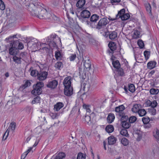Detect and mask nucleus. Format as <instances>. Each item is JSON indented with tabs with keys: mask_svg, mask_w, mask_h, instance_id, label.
Instances as JSON below:
<instances>
[{
	"mask_svg": "<svg viewBox=\"0 0 159 159\" xmlns=\"http://www.w3.org/2000/svg\"><path fill=\"white\" fill-rule=\"evenodd\" d=\"M6 49H8L9 54L11 55H16L18 52L19 50L17 48V44L15 45L14 43H11L7 44L6 46Z\"/></svg>",
	"mask_w": 159,
	"mask_h": 159,
	"instance_id": "nucleus-3",
	"label": "nucleus"
},
{
	"mask_svg": "<svg viewBox=\"0 0 159 159\" xmlns=\"http://www.w3.org/2000/svg\"><path fill=\"white\" fill-rule=\"evenodd\" d=\"M16 127V123L14 122H12L10 123V125L7 129H8L10 130V129L12 131H13L15 129Z\"/></svg>",
	"mask_w": 159,
	"mask_h": 159,
	"instance_id": "nucleus-48",
	"label": "nucleus"
},
{
	"mask_svg": "<svg viewBox=\"0 0 159 159\" xmlns=\"http://www.w3.org/2000/svg\"><path fill=\"white\" fill-rule=\"evenodd\" d=\"M5 41L7 43V44H9L11 43H12L13 44L14 42L15 41H14L13 39V38L11 36H10L9 37L6 38Z\"/></svg>",
	"mask_w": 159,
	"mask_h": 159,
	"instance_id": "nucleus-45",
	"label": "nucleus"
},
{
	"mask_svg": "<svg viewBox=\"0 0 159 159\" xmlns=\"http://www.w3.org/2000/svg\"><path fill=\"white\" fill-rule=\"evenodd\" d=\"M41 98L39 96H37L36 97L34 98L33 100L32 101V103H40Z\"/></svg>",
	"mask_w": 159,
	"mask_h": 159,
	"instance_id": "nucleus-39",
	"label": "nucleus"
},
{
	"mask_svg": "<svg viewBox=\"0 0 159 159\" xmlns=\"http://www.w3.org/2000/svg\"><path fill=\"white\" fill-rule=\"evenodd\" d=\"M76 57V55L75 54H72L70 57V61H73L75 60Z\"/></svg>",
	"mask_w": 159,
	"mask_h": 159,
	"instance_id": "nucleus-59",
	"label": "nucleus"
},
{
	"mask_svg": "<svg viewBox=\"0 0 159 159\" xmlns=\"http://www.w3.org/2000/svg\"><path fill=\"white\" fill-rule=\"evenodd\" d=\"M117 34L116 31H110L109 32V39L111 40H114L116 39Z\"/></svg>",
	"mask_w": 159,
	"mask_h": 159,
	"instance_id": "nucleus-23",
	"label": "nucleus"
},
{
	"mask_svg": "<svg viewBox=\"0 0 159 159\" xmlns=\"http://www.w3.org/2000/svg\"><path fill=\"white\" fill-rule=\"evenodd\" d=\"M137 113L139 116H143L146 114L147 112L145 109L141 108Z\"/></svg>",
	"mask_w": 159,
	"mask_h": 159,
	"instance_id": "nucleus-43",
	"label": "nucleus"
},
{
	"mask_svg": "<svg viewBox=\"0 0 159 159\" xmlns=\"http://www.w3.org/2000/svg\"><path fill=\"white\" fill-rule=\"evenodd\" d=\"M117 140L116 138L113 136H111L108 137V142L109 145H113L116 143Z\"/></svg>",
	"mask_w": 159,
	"mask_h": 159,
	"instance_id": "nucleus-18",
	"label": "nucleus"
},
{
	"mask_svg": "<svg viewBox=\"0 0 159 159\" xmlns=\"http://www.w3.org/2000/svg\"><path fill=\"white\" fill-rule=\"evenodd\" d=\"M49 44L50 46H52L53 47L55 48L57 46V42H55L54 41H51V42H47Z\"/></svg>",
	"mask_w": 159,
	"mask_h": 159,
	"instance_id": "nucleus-57",
	"label": "nucleus"
},
{
	"mask_svg": "<svg viewBox=\"0 0 159 159\" xmlns=\"http://www.w3.org/2000/svg\"><path fill=\"white\" fill-rule=\"evenodd\" d=\"M153 135L157 140L159 141V130L158 129L154 130L153 132Z\"/></svg>",
	"mask_w": 159,
	"mask_h": 159,
	"instance_id": "nucleus-37",
	"label": "nucleus"
},
{
	"mask_svg": "<svg viewBox=\"0 0 159 159\" xmlns=\"http://www.w3.org/2000/svg\"><path fill=\"white\" fill-rule=\"evenodd\" d=\"M48 72L45 71H40L37 74V79L39 81L45 80L47 78Z\"/></svg>",
	"mask_w": 159,
	"mask_h": 159,
	"instance_id": "nucleus-7",
	"label": "nucleus"
},
{
	"mask_svg": "<svg viewBox=\"0 0 159 159\" xmlns=\"http://www.w3.org/2000/svg\"><path fill=\"white\" fill-rule=\"evenodd\" d=\"M64 94L67 96H70L72 95L73 92L72 87H64Z\"/></svg>",
	"mask_w": 159,
	"mask_h": 159,
	"instance_id": "nucleus-9",
	"label": "nucleus"
},
{
	"mask_svg": "<svg viewBox=\"0 0 159 159\" xmlns=\"http://www.w3.org/2000/svg\"><path fill=\"white\" fill-rule=\"evenodd\" d=\"M106 131L108 133H111L114 130V128L112 125H109L105 128Z\"/></svg>",
	"mask_w": 159,
	"mask_h": 159,
	"instance_id": "nucleus-26",
	"label": "nucleus"
},
{
	"mask_svg": "<svg viewBox=\"0 0 159 159\" xmlns=\"http://www.w3.org/2000/svg\"><path fill=\"white\" fill-rule=\"evenodd\" d=\"M137 118L134 116H131L129 118L128 121L130 123L132 124L135 123L137 120Z\"/></svg>",
	"mask_w": 159,
	"mask_h": 159,
	"instance_id": "nucleus-42",
	"label": "nucleus"
},
{
	"mask_svg": "<svg viewBox=\"0 0 159 159\" xmlns=\"http://www.w3.org/2000/svg\"><path fill=\"white\" fill-rule=\"evenodd\" d=\"M117 70L118 74L121 76H125V73L123 69L122 68H119Z\"/></svg>",
	"mask_w": 159,
	"mask_h": 159,
	"instance_id": "nucleus-50",
	"label": "nucleus"
},
{
	"mask_svg": "<svg viewBox=\"0 0 159 159\" xmlns=\"http://www.w3.org/2000/svg\"><path fill=\"white\" fill-rule=\"evenodd\" d=\"M9 130L8 129H7L6 132L3 135L2 139V140H5L7 139L9 135Z\"/></svg>",
	"mask_w": 159,
	"mask_h": 159,
	"instance_id": "nucleus-54",
	"label": "nucleus"
},
{
	"mask_svg": "<svg viewBox=\"0 0 159 159\" xmlns=\"http://www.w3.org/2000/svg\"><path fill=\"white\" fill-rule=\"evenodd\" d=\"M149 92L152 95H156L159 93V90L157 89L151 88L150 89Z\"/></svg>",
	"mask_w": 159,
	"mask_h": 159,
	"instance_id": "nucleus-41",
	"label": "nucleus"
},
{
	"mask_svg": "<svg viewBox=\"0 0 159 159\" xmlns=\"http://www.w3.org/2000/svg\"><path fill=\"white\" fill-rule=\"evenodd\" d=\"M102 31L104 32V33L102 34V35L105 37H107L109 35V32L108 31V30L106 29L102 30Z\"/></svg>",
	"mask_w": 159,
	"mask_h": 159,
	"instance_id": "nucleus-56",
	"label": "nucleus"
},
{
	"mask_svg": "<svg viewBox=\"0 0 159 159\" xmlns=\"http://www.w3.org/2000/svg\"><path fill=\"white\" fill-rule=\"evenodd\" d=\"M114 58H115V57L113 56V55L111 58V60L112 61L113 66L114 68L116 69H118L120 66V62L118 60L114 61Z\"/></svg>",
	"mask_w": 159,
	"mask_h": 159,
	"instance_id": "nucleus-12",
	"label": "nucleus"
},
{
	"mask_svg": "<svg viewBox=\"0 0 159 159\" xmlns=\"http://www.w3.org/2000/svg\"><path fill=\"white\" fill-rule=\"evenodd\" d=\"M71 77L70 76H67L64 79L63 81V84L64 87H72L71 86Z\"/></svg>",
	"mask_w": 159,
	"mask_h": 159,
	"instance_id": "nucleus-11",
	"label": "nucleus"
},
{
	"mask_svg": "<svg viewBox=\"0 0 159 159\" xmlns=\"http://www.w3.org/2000/svg\"><path fill=\"white\" fill-rule=\"evenodd\" d=\"M144 55L146 60H148L149 57L150 55V51H145L144 52Z\"/></svg>",
	"mask_w": 159,
	"mask_h": 159,
	"instance_id": "nucleus-53",
	"label": "nucleus"
},
{
	"mask_svg": "<svg viewBox=\"0 0 159 159\" xmlns=\"http://www.w3.org/2000/svg\"><path fill=\"white\" fill-rule=\"evenodd\" d=\"M54 66L57 70H61L63 67L62 62L61 61L57 62L55 63Z\"/></svg>",
	"mask_w": 159,
	"mask_h": 159,
	"instance_id": "nucleus-29",
	"label": "nucleus"
},
{
	"mask_svg": "<svg viewBox=\"0 0 159 159\" xmlns=\"http://www.w3.org/2000/svg\"><path fill=\"white\" fill-rule=\"evenodd\" d=\"M12 59L14 62L16 64H19L21 63V58L20 57H17L16 55H15L12 57Z\"/></svg>",
	"mask_w": 159,
	"mask_h": 159,
	"instance_id": "nucleus-31",
	"label": "nucleus"
},
{
	"mask_svg": "<svg viewBox=\"0 0 159 159\" xmlns=\"http://www.w3.org/2000/svg\"><path fill=\"white\" fill-rule=\"evenodd\" d=\"M147 103L148 106H151V107L155 108L157 105V103L156 100H153L151 102L150 100H148L147 102Z\"/></svg>",
	"mask_w": 159,
	"mask_h": 159,
	"instance_id": "nucleus-19",
	"label": "nucleus"
},
{
	"mask_svg": "<svg viewBox=\"0 0 159 159\" xmlns=\"http://www.w3.org/2000/svg\"><path fill=\"white\" fill-rule=\"evenodd\" d=\"M86 157V155L85 154L80 152L77 155V159H85Z\"/></svg>",
	"mask_w": 159,
	"mask_h": 159,
	"instance_id": "nucleus-47",
	"label": "nucleus"
},
{
	"mask_svg": "<svg viewBox=\"0 0 159 159\" xmlns=\"http://www.w3.org/2000/svg\"><path fill=\"white\" fill-rule=\"evenodd\" d=\"M109 23L107 17L101 18L97 23V29L100 30L106 29L107 25Z\"/></svg>",
	"mask_w": 159,
	"mask_h": 159,
	"instance_id": "nucleus-4",
	"label": "nucleus"
},
{
	"mask_svg": "<svg viewBox=\"0 0 159 159\" xmlns=\"http://www.w3.org/2000/svg\"><path fill=\"white\" fill-rule=\"evenodd\" d=\"M148 112L151 115L154 116L156 115V110L155 108L151 107L150 108H148Z\"/></svg>",
	"mask_w": 159,
	"mask_h": 159,
	"instance_id": "nucleus-35",
	"label": "nucleus"
},
{
	"mask_svg": "<svg viewBox=\"0 0 159 159\" xmlns=\"http://www.w3.org/2000/svg\"><path fill=\"white\" fill-rule=\"evenodd\" d=\"M108 46L113 53V52L116 50V48L115 43L112 42H110L109 43Z\"/></svg>",
	"mask_w": 159,
	"mask_h": 159,
	"instance_id": "nucleus-24",
	"label": "nucleus"
},
{
	"mask_svg": "<svg viewBox=\"0 0 159 159\" xmlns=\"http://www.w3.org/2000/svg\"><path fill=\"white\" fill-rule=\"evenodd\" d=\"M56 38H57L59 41L61 42L60 38L55 34H52L49 36L48 37V39L47 38L46 39L47 42H51V41L54 40V39Z\"/></svg>",
	"mask_w": 159,
	"mask_h": 159,
	"instance_id": "nucleus-15",
	"label": "nucleus"
},
{
	"mask_svg": "<svg viewBox=\"0 0 159 159\" xmlns=\"http://www.w3.org/2000/svg\"><path fill=\"white\" fill-rule=\"evenodd\" d=\"M64 105L63 103L60 102H57L54 105V110L55 111H58L64 106Z\"/></svg>",
	"mask_w": 159,
	"mask_h": 159,
	"instance_id": "nucleus-17",
	"label": "nucleus"
},
{
	"mask_svg": "<svg viewBox=\"0 0 159 159\" xmlns=\"http://www.w3.org/2000/svg\"><path fill=\"white\" fill-rule=\"evenodd\" d=\"M31 83L28 80L26 81L24 84L23 85V87L24 88L27 87L28 85L30 86L31 84Z\"/></svg>",
	"mask_w": 159,
	"mask_h": 159,
	"instance_id": "nucleus-60",
	"label": "nucleus"
},
{
	"mask_svg": "<svg viewBox=\"0 0 159 159\" xmlns=\"http://www.w3.org/2000/svg\"><path fill=\"white\" fill-rule=\"evenodd\" d=\"M128 90L131 92L134 93L135 91L134 85L132 84H129L128 86Z\"/></svg>",
	"mask_w": 159,
	"mask_h": 159,
	"instance_id": "nucleus-44",
	"label": "nucleus"
},
{
	"mask_svg": "<svg viewBox=\"0 0 159 159\" xmlns=\"http://www.w3.org/2000/svg\"><path fill=\"white\" fill-rule=\"evenodd\" d=\"M29 11L31 15L37 16L40 19H43L45 18V15L47 11L46 9L43 7H38V10L35 11L30 7L29 8Z\"/></svg>",
	"mask_w": 159,
	"mask_h": 159,
	"instance_id": "nucleus-1",
	"label": "nucleus"
},
{
	"mask_svg": "<svg viewBox=\"0 0 159 159\" xmlns=\"http://www.w3.org/2000/svg\"><path fill=\"white\" fill-rule=\"evenodd\" d=\"M138 44L140 48H142L144 46V43L141 40L139 39L138 41Z\"/></svg>",
	"mask_w": 159,
	"mask_h": 159,
	"instance_id": "nucleus-55",
	"label": "nucleus"
},
{
	"mask_svg": "<svg viewBox=\"0 0 159 159\" xmlns=\"http://www.w3.org/2000/svg\"><path fill=\"white\" fill-rule=\"evenodd\" d=\"M90 16V12L87 10H83L80 13V16L84 18H88Z\"/></svg>",
	"mask_w": 159,
	"mask_h": 159,
	"instance_id": "nucleus-14",
	"label": "nucleus"
},
{
	"mask_svg": "<svg viewBox=\"0 0 159 159\" xmlns=\"http://www.w3.org/2000/svg\"><path fill=\"white\" fill-rule=\"evenodd\" d=\"M99 19V16L97 14H93L91 16L90 18V21H91L97 22Z\"/></svg>",
	"mask_w": 159,
	"mask_h": 159,
	"instance_id": "nucleus-40",
	"label": "nucleus"
},
{
	"mask_svg": "<svg viewBox=\"0 0 159 159\" xmlns=\"http://www.w3.org/2000/svg\"><path fill=\"white\" fill-rule=\"evenodd\" d=\"M33 68L32 67H31L30 69V70H31V75L33 77L37 76V74L39 73L38 71L35 70H33Z\"/></svg>",
	"mask_w": 159,
	"mask_h": 159,
	"instance_id": "nucleus-36",
	"label": "nucleus"
},
{
	"mask_svg": "<svg viewBox=\"0 0 159 159\" xmlns=\"http://www.w3.org/2000/svg\"><path fill=\"white\" fill-rule=\"evenodd\" d=\"M33 40H34V41H36V42H35L33 43H32V46L34 48H36L37 49H41L40 47H41V46L42 44H44L43 43H41L40 42H39L37 39H33Z\"/></svg>",
	"mask_w": 159,
	"mask_h": 159,
	"instance_id": "nucleus-20",
	"label": "nucleus"
},
{
	"mask_svg": "<svg viewBox=\"0 0 159 159\" xmlns=\"http://www.w3.org/2000/svg\"><path fill=\"white\" fill-rule=\"evenodd\" d=\"M140 33L137 30H135L134 31L133 37L134 38H138L139 37Z\"/></svg>",
	"mask_w": 159,
	"mask_h": 159,
	"instance_id": "nucleus-52",
	"label": "nucleus"
},
{
	"mask_svg": "<svg viewBox=\"0 0 159 159\" xmlns=\"http://www.w3.org/2000/svg\"><path fill=\"white\" fill-rule=\"evenodd\" d=\"M1 4H0V9L1 10H3L5 9V6L2 0H0Z\"/></svg>",
	"mask_w": 159,
	"mask_h": 159,
	"instance_id": "nucleus-58",
	"label": "nucleus"
},
{
	"mask_svg": "<svg viewBox=\"0 0 159 159\" xmlns=\"http://www.w3.org/2000/svg\"><path fill=\"white\" fill-rule=\"evenodd\" d=\"M125 10L124 9H121L116 15V18L118 19L120 18L122 20H125L128 19L130 17V15L128 13L125 14Z\"/></svg>",
	"mask_w": 159,
	"mask_h": 159,
	"instance_id": "nucleus-5",
	"label": "nucleus"
},
{
	"mask_svg": "<svg viewBox=\"0 0 159 159\" xmlns=\"http://www.w3.org/2000/svg\"><path fill=\"white\" fill-rule=\"evenodd\" d=\"M32 3L30 4L29 6L28 9L29 11V8L31 7L33 9L34 11L38 10V7H42L41 5H43L42 4L37 2V0H34L33 1Z\"/></svg>",
	"mask_w": 159,
	"mask_h": 159,
	"instance_id": "nucleus-6",
	"label": "nucleus"
},
{
	"mask_svg": "<svg viewBox=\"0 0 159 159\" xmlns=\"http://www.w3.org/2000/svg\"><path fill=\"white\" fill-rule=\"evenodd\" d=\"M125 109V107L123 105H121L116 107L115 108V111L118 113L119 115H122L124 113L123 111Z\"/></svg>",
	"mask_w": 159,
	"mask_h": 159,
	"instance_id": "nucleus-10",
	"label": "nucleus"
},
{
	"mask_svg": "<svg viewBox=\"0 0 159 159\" xmlns=\"http://www.w3.org/2000/svg\"><path fill=\"white\" fill-rule=\"evenodd\" d=\"M10 10L9 9H6V12L7 16H9L10 15Z\"/></svg>",
	"mask_w": 159,
	"mask_h": 159,
	"instance_id": "nucleus-64",
	"label": "nucleus"
},
{
	"mask_svg": "<svg viewBox=\"0 0 159 159\" xmlns=\"http://www.w3.org/2000/svg\"><path fill=\"white\" fill-rule=\"evenodd\" d=\"M121 124L123 127L125 129H128L131 126V124L129 121L121 122Z\"/></svg>",
	"mask_w": 159,
	"mask_h": 159,
	"instance_id": "nucleus-28",
	"label": "nucleus"
},
{
	"mask_svg": "<svg viewBox=\"0 0 159 159\" xmlns=\"http://www.w3.org/2000/svg\"><path fill=\"white\" fill-rule=\"evenodd\" d=\"M55 57L57 60H60L62 57V54L59 50H57L55 52Z\"/></svg>",
	"mask_w": 159,
	"mask_h": 159,
	"instance_id": "nucleus-33",
	"label": "nucleus"
},
{
	"mask_svg": "<svg viewBox=\"0 0 159 159\" xmlns=\"http://www.w3.org/2000/svg\"><path fill=\"white\" fill-rule=\"evenodd\" d=\"M14 43L15 45H16V44H17V48L18 50L22 49L24 48L23 44L21 42H20L19 41L17 40H15Z\"/></svg>",
	"mask_w": 159,
	"mask_h": 159,
	"instance_id": "nucleus-27",
	"label": "nucleus"
},
{
	"mask_svg": "<svg viewBox=\"0 0 159 159\" xmlns=\"http://www.w3.org/2000/svg\"><path fill=\"white\" fill-rule=\"evenodd\" d=\"M141 107V104H136L133 105L131 110L133 113H137Z\"/></svg>",
	"mask_w": 159,
	"mask_h": 159,
	"instance_id": "nucleus-13",
	"label": "nucleus"
},
{
	"mask_svg": "<svg viewBox=\"0 0 159 159\" xmlns=\"http://www.w3.org/2000/svg\"><path fill=\"white\" fill-rule=\"evenodd\" d=\"M91 119V117L90 116H86L85 117V120L87 123H89V122L90 121Z\"/></svg>",
	"mask_w": 159,
	"mask_h": 159,
	"instance_id": "nucleus-61",
	"label": "nucleus"
},
{
	"mask_svg": "<svg viewBox=\"0 0 159 159\" xmlns=\"http://www.w3.org/2000/svg\"><path fill=\"white\" fill-rule=\"evenodd\" d=\"M121 143L124 146H126L129 143V140L125 138H123L121 140Z\"/></svg>",
	"mask_w": 159,
	"mask_h": 159,
	"instance_id": "nucleus-49",
	"label": "nucleus"
},
{
	"mask_svg": "<svg viewBox=\"0 0 159 159\" xmlns=\"http://www.w3.org/2000/svg\"><path fill=\"white\" fill-rule=\"evenodd\" d=\"M120 117H121L120 120L121 122L128 121L129 119L128 116H127L124 115V113L122 114V115H119Z\"/></svg>",
	"mask_w": 159,
	"mask_h": 159,
	"instance_id": "nucleus-46",
	"label": "nucleus"
},
{
	"mask_svg": "<svg viewBox=\"0 0 159 159\" xmlns=\"http://www.w3.org/2000/svg\"><path fill=\"white\" fill-rule=\"evenodd\" d=\"M66 157L65 153L60 152L56 156H53L51 159H63Z\"/></svg>",
	"mask_w": 159,
	"mask_h": 159,
	"instance_id": "nucleus-16",
	"label": "nucleus"
},
{
	"mask_svg": "<svg viewBox=\"0 0 159 159\" xmlns=\"http://www.w3.org/2000/svg\"><path fill=\"white\" fill-rule=\"evenodd\" d=\"M51 116L53 119H54L57 116V114L56 113H52L51 114Z\"/></svg>",
	"mask_w": 159,
	"mask_h": 159,
	"instance_id": "nucleus-62",
	"label": "nucleus"
},
{
	"mask_svg": "<svg viewBox=\"0 0 159 159\" xmlns=\"http://www.w3.org/2000/svg\"><path fill=\"white\" fill-rule=\"evenodd\" d=\"M44 86L43 82H37L33 86V89L31 91L32 94L35 95L41 94L42 92V88Z\"/></svg>",
	"mask_w": 159,
	"mask_h": 159,
	"instance_id": "nucleus-2",
	"label": "nucleus"
},
{
	"mask_svg": "<svg viewBox=\"0 0 159 159\" xmlns=\"http://www.w3.org/2000/svg\"><path fill=\"white\" fill-rule=\"evenodd\" d=\"M157 62L155 61H150L147 63L148 68L150 69H152L156 67Z\"/></svg>",
	"mask_w": 159,
	"mask_h": 159,
	"instance_id": "nucleus-21",
	"label": "nucleus"
},
{
	"mask_svg": "<svg viewBox=\"0 0 159 159\" xmlns=\"http://www.w3.org/2000/svg\"><path fill=\"white\" fill-rule=\"evenodd\" d=\"M85 3V0H79L76 4V6L78 8H82Z\"/></svg>",
	"mask_w": 159,
	"mask_h": 159,
	"instance_id": "nucleus-25",
	"label": "nucleus"
},
{
	"mask_svg": "<svg viewBox=\"0 0 159 159\" xmlns=\"http://www.w3.org/2000/svg\"><path fill=\"white\" fill-rule=\"evenodd\" d=\"M27 155V153H26L25 152L21 156V159H24Z\"/></svg>",
	"mask_w": 159,
	"mask_h": 159,
	"instance_id": "nucleus-63",
	"label": "nucleus"
},
{
	"mask_svg": "<svg viewBox=\"0 0 159 159\" xmlns=\"http://www.w3.org/2000/svg\"><path fill=\"white\" fill-rule=\"evenodd\" d=\"M115 118V116L113 114L109 113L107 118V122L109 123H111L114 121Z\"/></svg>",
	"mask_w": 159,
	"mask_h": 159,
	"instance_id": "nucleus-22",
	"label": "nucleus"
},
{
	"mask_svg": "<svg viewBox=\"0 0 159 159\" xmlns=\"http://www.w3.org/2000/svg\"><path fill=\"white\" fill-rule=\"evenodd\" d=\"M150 120V119L148 117H143L142 118V121L145 124H148Z\"/></svg>",
	"mask_w": 159,
	"mask_h": 159,
	"instance_id": "nucleus-51",
	"label": "nucleus"
},
{
	"mask_svg": "<svg viewBox=\"0 0 159 159\" xmlns=\"http://www.w3.org/2000/svg\"><path fill=\"white\" fill-rule=\"evenodd\" d=\"M120 134L123 136L129 137V134H128L127 130L125 129H123L120 131Z\"/></svg>",
	"mask_w": 159,
	"mask_h": 159,
	"instance_id": "nucleus-38",
	"label": "nucleus"
},
{
	"mask_svg": "<svg viewBox=\"0 0 159 159\" xmlns=\"http://www.w3.org/2000/svg\"><path fill=\"white\" fill-rule=\"evenodd\" d=\"M84 67L86 69L89 70L91 67V65L90 64V61L88 59L87 61H84Z\"/></svg>",
	"mask_w": 159,
	"mask_h": 159,
	"instance_id": "nucleus-32",
	"label": "nucleus"
},
{
	"mask_svg": "<svg viewBox=\"0 0 159 159\" xmlns=\"http://www.w3.org/2000/svg\"><path fill=\"white\" fill-rule=\"evenodd\" d=\"M145 6L147 12L151 15H152L151 12L152 8L150 4L147 3L145 4Z\"/></svg>",
	"mask_w": 159,
	"mask_h": 159,
	"instance_id": "nucleus-34",
	"label": "nucleus"
},
{
	"mask_svg": "<svg viewBox=\"0 0 159 159\" xmlns=\"http://www.w3.org/2000/svg\"><path fill=\"white\" fill-rule=\"evenodd\" d=\"M87 24L89 25L92 28H96L97 29V23L95 21H86Z\"/></svg>",
	"mask_w": 159,
	"mask_h": 159,
	"instance_id": "nucleus-30",
	"label": "nucleus"
},
{
	"mask_svg": "<svg viewBox=\"0 0 159 159\" xmlns=\"http://www.w3.org/2000/svg\"><path fill=\"white\" fill-rule=\"evenodd\" d=\"M58 85V82L56 80H53L52 81L49 82L47 84V87L54 89H55Z\"/></svg>",
	"mask_w": 159,
	"mask_h": 159,
	"instance_id": "nucleus-8",
	"label": "nucleus"
}]
</instances>
